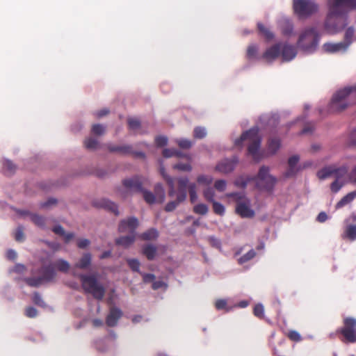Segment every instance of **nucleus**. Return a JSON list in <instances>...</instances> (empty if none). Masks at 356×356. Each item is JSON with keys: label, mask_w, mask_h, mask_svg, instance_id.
Returning a JSON list of instances; mask_svg holds the SVG:
<instances>
[{"label": "nucleus", "mask_w": 356, "mask_h": 356, "mask_svg": "<svg viewBox=\"0 0 356 356\" xmlns=\"http://www.w3.org/2000/svg\"><path fill=\"white\" fill-rule=\"evenodd\" d=\"M122 184L130 191L136 193H140L141 191H143V181L141 178L138 176L124 179L122 181Z\"/></svg>", "instance_id": "12"}, {"label": "nucleus", "mask_w": 356, "mask_h": 356, "mask_svg": "<svg viewBox=\"0 0 356 356\" xmlns=\"http://www.w3.org/2000/svg\"><path fill=\"white\" fill-rule=\"evenodd\" d=\"M227 197L234 198L236 202V213L241 218H253L255 215L254 210L250 208V201L243 193H227Z\"/></svg>", "instance_id": "7"}, {"label": "nucleus", "mask_w": 356, "mask_h": 356, "mask_svg": "<svg viewBox=\"0 0 356 356\" xmlns=\"http://www.w3.org/2000/svg\"><path fill=\"white\" fill-rule=\"evenodd\" d=\"M298 161H299V156H296V155L291 156L289 159V161H288L289 169L286 170V172L284 174V176L286 177H291L294 176L296 174L298 170L296 169V166L297 163H298Z\"/></svg>", "instance_id": "20"}, {"label": "nucleus", "mask_w": 356, "mask_h": 356, "mask_svg": "<svg viewBox=\"0 0 356 356\" xmlns=\"http://www.w3.org/2000/svg\"><path fill=\"white\" fill-rule=\"evenodd\" d=\"M83 144L85 147L88 149L95 150L97 149L99 147V142L97 139L92 137H88L86 138Z\"/></svg>", "instance_id": "33"}, {"label": "nucleus", "mask_w": 356, "mask_h": 356, "mask_svg": "<svg viewBox=\"0 0 356 356\" xmlns=\"http://www.w3.org/2000/svg\"><path fill=\"white\" fill-rule=\"evenodd\" d=\"M128 125L130 129L136 130L140 128V122L138 119L130 118L128 120Z\"/></svg>", "instance_id": "57"}, {"label": "nucleus", "mask_w": 356, "mask_h": 356, "mask_svg": "<svg viewBox=\"0 0 356 356\" xmlns=\"http://www.w3.org/2000/svg\"><path fill=\"white\" fill-rule=\"evenodd\" d=\"M259 32L265 38L267 41H270L274 38V34L270 31L269 29L266 27L262 23L257 24Z\"/></svg>", "instance_id": "27"}, {"label": "nucleus", "mask_w": 356, "mask_h": 356, "mask_svg": "<svg viewBox=\"0 0 356 356\" xmlns=\"http://www.w3.org/2000/svg\"><path fill=\"white\" fill-rule=\"evenodd\" d=\"M344 185V182L341 180L335 179L330 185V189L332 192L337 193Z\"/></svg>", "instance_id": "49"}, {"label": "nucleus", "mask_w": 356, "mask_h": 356, "mask_svg": "<svg viewBox=\"0 0 356 356\" xmlns=\"http://www.w3.org/2000/svg\"><path fill=\"white\" fill-rule=\"evenodd\" d=\"M25 282L30 286L38 287L42 283V278L38 277H26L24 279Z\"/></svg>", "instance_id": "39"}, {"label": "nucleus", "mask_w": 356, "mask_h": 356, "mask_svg": "<svg viewBox=\"0 0 356 356\" xmlns=\"http://www.w3.org/2000/svg\"><path fill=\"white\" fill-rule=\"evenodd\" d=\"M254 315L259 318H262L264 316V308L261 304H257L253 309Z\"/></svg>", "instance_id": "51"}, {"label": "nucleus", "mask_w": 356, "mask_h": 356, "mask_svg": "<svg viewBox=\"0 0 356 356\" xmlns=\"http://www.w3.org/2000/svg\"><path fill=\"white\" fill-rule=\"evenodd\" d=\"M252 180H256L257 186L267 192L273 191L277 182V179L269 174V168L265 165L260 168L257 177Z\"/></svg>", "instance_id": "8"}, {"label": "nucleus", "mask_w": 356, "mask_h": 356, "mask_svg": "<svg viewBox=\"0 0 356 356\" xmlns=\"http://www.w3.org/2000/svg\"><path fill=\"white\" fill-rule=\"evenodd\" d=\"M287 337L290 340L296 342H298L302 340L300 334L296 330L289 331Z\"/></svg>", "instance_id": "56"}, {"label": "nucleus", "mask_w": 356, "mask_h": 356, "mask_svg": "<svg viewBox=\"0 0 356 356\" xmlns=\"http://www.w3.org/2000/svg\"><path fill=\"white\" fill-rule=\"evenodd\" d=\"M107 149L110 152H118L122 154H133L135 156L145 158V154L141 152H134L131 145H113L108 144Z\"/></svg>", "instance_id": "11"}, {"label": "nucleus", "mask_w": 356, "mask_h": 356, "mask_svg": "<svg viewBox=\"0 0 356 356\" xmlns=\"http://www.w3.org/2000/svg\"><path fill=\"white\" fill-rule=\"evenodd\" d=\"M329 17H341L356 10V0H328Z\"/></svg>", "instance_id": "6"}, {"label": "nucleus", "mask_w": 356, "mask_h": 356, "mask_svg": "<svg viewBox=\"0 0 356 356\" xmlns=\"http://www.w3.org/2000/svg\"><path fill=\"white\" fill-rule=\"evenodd\" d=\"M42 281L50 282L56 277V272L54 266H44L41 269Z\"/></svg>", "instance_id": "21"}, {"label": "nucleus", "mask_w": 356, "mask_h": 356, "mask_svg": "<svg viewBox=\"0 0 356 356\" xmlns=\"http://www.w3.org/2000/svg\"><path fill=\"white\" fill-rule=\"evenodd\" d=\"M156 145L158 147H163L167 145L168 143V138L165 136H157L155 139Z\"/></svg>", "instance_id": "61"}, {"label": "nucleus", "mask_w": 356, "mask_h": 356, "mask_svg": "<svg viewBox=\"0 0 356 356\" xmlns=\"http://www.w3.org/2000/svg\"><path fill=\"white\" fill-rule=\"evenodd\" d=\"M354 35V29L353 27H349L346 31L345 33V43L348 44V46L352 42V38Z\"/></svg>", "instance_id": "55"}, {"label": "nucleus", "mask_w": 356, "mask_h": 356, "mask_svg": "<svg viewBox=\"0 0 356 356\" xmlns=\"http://www.w3.org/2000/svg\"><path fill=\"white\" fill-rule=\"evenodd\" d=\"M81 287L85 293L91 294L94 298L101 300L105 295V288L94 274H79Z\"/></svg>", "instance_id": "2"}, {"label": "nucleus", "mask_w": 356, "mask_h": 356, "mask_svg": "<svg viewBox=\"0 0 356 356\" xmlns=\"http://www.w3.org/2000/svg\"><path fill=\"white\" fill-rule=\"evenodd\" d=\"M173 168L180 171L189 172L192 170V167L190 163H179L175 164Z\"/></svg>", "instance_id": "54"}, {"label": "nucleus", "mask_w": 356, "mask_h": 356, "mask_svg": "<svg viewBox=\"0 0 356 356\" xmlns=\"http://www.w3.org/2000/svg\"><path fill=\"white\" fill-rule=\"evenodd\" d=\"M184 201H179L178 197H177L176 200L169 202L165 207V211L167 212H170L174 211L177 207Z\"/></svg>", "instance_id": "48"}, {"label": "nucleus", "mask_w": 356, "mask_h": 356, "mask_svg": "<svg viewBox=\"0 0 356 356\" xmlns=\"http://www.w3.org/2000/svg\"><path fill=\"white\" fill-rule=\"evenodd\" d=\"M127 262L129 266V268L135 272L140 273V264L139 261L136 259H127Z\"/></svg>", "instance_id": "43"}, {"label": "nucleus", "mask_w": 356, "mask_h": 356, "mask_svg": "<svg viewBox=\"0 0 356 356\" xmlns=\"http://www.w3.org/2000/svg\"><path fill=\"white\" fill-rule=\"evenodd\" d=\"M31 220L34 224L40 227H44L45 225V218L37 214H33L31 216Z\"/></svg>", "instance_id": "41"}, {"label": "nucleus", "mask_w": 356, "mask_h": 356, "mask_svg": "<svg viewBox=\"0 0 356 356\" xmlns=\"http://www.w3.org/2000/svg\"><path fill=\"white\" fill-rule=\"evenodd\" d=\"M341 236L343 238L355 241L356 239V225H347Z\"/></svg>", "instance_id": "23"}, {"label": "nucleus", "mask_w": 356, "mask_h": 356, "mask_svg": "<svg viewBox=\"0 0 356 356\" xmlns=\"http://www.w3.org/2000/svg\"><path fill=\"white\" fill-rule=\"evenodd\" d=\"M237 163L236 157H233L231 159H225L216 165V170L223 174L229 173L234 170Z\"/></svg>", "instance_id": "13"}, {"label": "nucleus", "mask_w": 356, "mask_h": 356, "mask_svg": "<svg viewBox=\"0 0 356 356\" xmlns=\"http://www.w3.org/2000/svg\"><path fill=\"white\" fill-rule=\"evenodd\" d=\"M257 52V47L254 45H250L248 47L247 50V56L250 58H253L256 56Z\"/></svg>", "instance_id": "64"}, {"label": "nucleus", "mask_w": 356, "mask_h": 356, "mask_svg": "<svg viewBox=\"0 0 356 356\" xmlns=\"http://www.w3.org/2000/svg\"><path fill=\"white\" fill-rule=\"evenodd\" d=\"M356 197V191L348 193L346 196L341 199L337 204V208H341L347 204L351 202Z\"/></svg>", "instance_id": "29"}, {"label": "nucleus", "mask_w": 356, "mask_h": 356, "mask_svg": "<svg viewBox=\"0 0 356 356\" xmlns=\"http://www.w3.org/2000/svg\"><path fill=\"white\" fill-rule=\"evenodd\" d=\"M159 233L156 229L152 228L148 229L147 231L143 232L140 238L143 240L149 241L153 240L158 237Z\"/></svg>", "instance_id": "31"}, {"label": "nucleus", "mask_w": 356, "mask_h": 356, "mask_svg": "<svg viewBox=\"0 0 356 356\" xmlns=\"http://www.w3.org/2000/svg\"><path fill=\"white\" fill-rule=\"evenodd\" d=\"M280 141L277 138H271L269 140L268 143V150L274 154L280 148Z\"/></svg>", "instance_id": "38"}, {"label": "nucleus", "mask_w": 356, "mask_h": 356, "mask_svg": "<svg viewBox=\"0 0 356 356\" xmlns=\"http://www.w3.org/2000/svg\"><path fill=\"white\" fill-rule=\"evenodd\" d=\"M91 132L96 136H102L105 133V127L100 124H95L92 126Z\"/></svg>", "instance_id": "46"}, {"label": "nucleus", "mask_w": 356, "mask_h": 356, "mask_svg": "<svg viewBox=\"0 0 356 356\" xmlns=\"http://www.w3.org/2000/svg\"><path fill=\"white\" fill-rule=\"evenodd\" d=\"M203 196L206 201L213 202L215 201L214 197L216 195L215 191L211 187H207L203 190Z\"/></svg>", "instance_id": "36"}, {"label": "nucleus", "mask_w": 356, "mask_h": 356, "mask_svg": "<svg viewBox=\"0 0 356 356\" xmlns=\"http://www.w3.org/2000/svg\"><path fill=\"white\" fill-rule=\"evenodd\" d=\"M143 276V280L145 283L153 282L155 279V275L151 273H140Z\"/></svg>", "instance_id": "63"}, {"label": "nucleus", "mask_w": 356, "mask_h": 356, "mask_svg": "<svg viewBox=\"0 0 356 356\" xmlns=\"http://www.w3.org/2000/svg\"><path fill=\"white\" fill-rule=\"evenodd\" d=\"M54 267L60 272L67 273L70 270V266L67 261L60 259L54 262Z\"/></svg>", "instance_id": "30"}, {"label": "nucleus", "mask_w": 356, "mask_h": 356, "mask_svg": "<svg viewBox=\"0 0 356 356\" xmlns=\"http://www.w3.org/2000/svg\"><path fill=\"white\" fill-rule=\"evenodd\" d=\"M33 302H34V304L40 306V307H44L46 306V304L45 302H44V300H42L41 296L40 295L39 293L38 292H35L33 295Z\"/></svg>", "instance_id": "52"}, {"label": "nucleus", "mask_w": 356, "mask_h": 356, "mask_svg": "<svg viewBox=\"0 0 356 356\" xmlns=\"http://www.w3.org/2000/svg\"><path fill=\"white\" fill-rule=\"evenodd\" d=\"M166 182L170 187L168 191V195L170 197H173L175 194L173 179L171 177H168L166 178Z\"/></svg>", "instance_id": "58"}, {"label": "nucleus", "mask_w": 356, "mask_h": 356, "mask_svg": "<svg viewBox=\"0 0 356 356\" xmlns=\"http://www.w3.org/2000/svg\"><path fill=\"white\" fill-rule=\"evenodd\" d=\"M143 254L148 260H153L156 254V248L153 245H145L143 248Z\"/></svg>", "instance_id": "26"}, {"label": "nucleus", "mask_w": 356, "mask_h": 356, "mask_svg": "<svg viewBox=\"0 0 356 356\" xmlns=\"http://www.w3.org/2000/svg\"><path fill=\"white\" fill-rule=\"evenodd\" d=\"M15 239L18 242H22L24 240V228L19 226L15 233Z\"/></svg>", "instance_id": "53"}, {"label": "nucleus", "mask_w": 356, "mask_h": 356, "mask_svg": "<svg viewBox=\"0 0 356 356\" xmlns=\"http://www.w3.org/2000/svg\"><path fill=\"white\" fill-rule=\"evenodd\" d=\"M122 311L117 307H111L106 318V323L108 327H115L122 317Z\"/></svg>", "instance_id": "17"}, {"label": "nucleus", "mask_w": 356, "mask_h": 356, "mask_svg": "<svg viewBox=\"0 0 356 356\" xmlns=\"http://www.w3.org/2000/svg\"><path fill=\"white\" fill-rule=\"evenodd\" d=\"M25 315L29 318H35L38 315V310L33 307H28L25 309Z\"/></svg>", "instance_id": "59"}, {"label": "nucleus", "mask_w": 356, "mask_h": 356, "mask_svg": "<svg viewBox=\"0 0 356 356\" xmlns=\"http://www.w3.org/2000/svg\"><path fill=\"white\" fill-rule=\"evenodd\" d=\"M17 169V166L10 160H5L3 163V170L5 175H11Z\"/></svg>", "instance_id": "28"}, {"label": "nucleus", "mask_w": 356, "mask_h": 356, "mask_svg": "<svg viewBox=\"0 0 356 356\" xmlns=\"http://www.w3.org/2000/svg\"><path fill=\"white\" fill-rule=\"evenodd\" d=\"M175 142L180 148L184 149H188L193 145L192 141H191L188 139H186V138L176 139Z\"/></svg>", "instance_id": "40"}, {"label": "nucleus", "mask_w": 356, "mask_h": 356, "mask_svg": "<svg viewBox=\"0 0 356 356\" xmlns=\"http://www.w3.org/2000/svg\"><path fill=\"white\" fill-rule=\"evenodd\" d=\"M227 187V182L224 179H218L214 183V188L219 192H223Z\"/></svg>", "instance_id": "50"}, {"label": "nucleus", "mask_w": 356, "mask_h": 356, "mask_svg": "<svg viewBox=\"0 0 356 356\" xmlns=\"http://www.w3.org/2000/svg\"><path fill=\"white\" fill-rule=\"evenodd\" d=\"M213 204V212L219 216H223L225 211V207L220 202L214 201L211 202Z\"/></svg>", "instance_id": "44"}, {"label": "nucleus", "mask_w": 356, "mask_h": 356, "mask_svg": "<svg viewBox=\"0 0 356 356\" xmlns=\"http://www.w3.org/2000/svg\"><path fill=\"white\" fill-rule=\"evenodd\" d=\"M293 10L299 17H307L316 13L318 6L312 0H293Z\"/></svg>", "instance_id": "10"}, {"label": "nucleus", "mask_w": 356, "mask_h": 356, "mask_svg": "<svg viewBox=\"0 0 356 356\" xmlns=\"http://www.w3.org/2000/svg\"><path fill=\"white\" fill-rule=\"evenodd\" d=\"M138 226V220L135 217H131L127 220H123L120 222L118 230L120 232H125L127 230L130 234L125 236H121L115 240V243L118 245H122L127 248L131 245L135 241L136 233L135 229Z\"/></svg>", "instance_id": "3"}, {"label": "nucleus", "mask_w": 356, "mask_h": 356, "mask_svg": "<svg viewBox=\"0 0 356 356\" xmlns=\"http://www.w3.org/2000/svg\"><path fill=\"white\" fill-rule=\"evenodd\" d=\"M281 42L277 43L266 50L263 58L268 61L273 60L280 56Z\"/></svg>", "instance_id": "18"}, {"label": "nucleus", "mask_w": 356, "mask_h": 356, "mask_svg": "<svg viewBox=\"0 0 356 356\" xmlns=\"http://www.w3.org/2000/svg\"><path fill=\"white\" fill-rule=\"evenodd\" d=\"M256 255V252L254 250H250L246 254L243 255L238 259V263L242 264H244L250 259H253Z\"/></svg>", "instance_id": "45"}, {"label": "nucleus", "mask_w": 356, "mask_h": 356, "mask_svg": "<svg viewBox=\"0 0 356 356\" xmlns=\"http://www.w3.org/2000/svg\"><path fill=\"white\" fill-rule=\"evenodd\" d=\"M343 323V327L339 330V333L343 336L341 341L346 343H356V318L346 317Z\"/></svg>", "instance_id": "9"}, {"label": "nucleus", "mask_w": 356, "mask_h": 356, "mask_svg": "<svg viewBox=\"0 0 356 356\" xmlns=\"http://www.w3.org/2000/svg\"><path fill=\"white\" fill-rule=\"evenodd\" d=\"M207 136V131L204 127H196L193 131V137L197 139H202Z\"/></svg>", "instance_id": "42"}, {"label": "nucleus", "mask_w": 356, "mask_h": 356, "mask_svg": "<svg viewBox=\"0 0 356 356\" xmlns=\"http://www.w3.org/2000/svg\"><path fill=\"white\" fill-rule=\"evenodd\" d=\"M280 55L284 61H290L297 55L296 48L287 42H281Z\"/></svg>", "instance_id": "14"}, {"label": "nucleus", "mask_w": 356, "mask_h": 356, "mask_svg": "<svg viewBox=\"0 0 356 356\" xmlns=\"http://www.w3.org/2000/svg\"><path fill=\"white\" fill-rule=\"evenodd\" d=\"M93 206L97 208H102L113 213L115 216L119 214L118 206L114 202L106 199H100L95 200L92 203Z\"/></svg>", "instance_id": "15"}, {"label": "nucleus", "mask_w": 356, "mask_h": 356, "mask_svg": "<svg viewBox=\"0 0 356 356\" xmlns=\"http://www.w3.org/2000/svg\"><path fill=\"white\" fill-rule=\"evenodd\" d=\"M177 195L179 201H185L187 197V189L189 185V180L187 177H181L177 180Z\"/></svg>", "instance_id": "16"}, {"label": "nucleus", "mask_w": 356, "mask_h": 356, "mask_svg": "<svg viewBox=\"0 0 356 356\" xmlns=\"http://www.w3.org/2000/svg\"><path fill=\"white\" fill-rule=\"evenodd\" d=\"M193 211L196 214L206 215L208 213L209 208L207 204L200 203L195 205Z\"/></svg>", "instance_id": "37"}, {"label": "nucleus", "mask_w": 356, "mask_h": 356, "mask_svg": "<svg viewBox=\"0 0 356 356\" xmlns=\"http://www.w3.org/2000/svg\"><path fill=\"white\" fill-rule=\"evenodd\" d=\"M348 170V168L346 165L337 167L334 165V172L333 175L335 177L336 179L341 180V179L347 174Z\"/></svg>", "instance_id": "34"}, {"label": "nucleus", "mask_w": 356, "mask_h": 356, "mask_svg": "<svg viewBox=\"0 0 356 356\" xmlns=\"http://www.w3.org/2000/svg\"><path fill=\"white\" fill-rule=\"evenodd\" d=\"M249 181L250 179H244L243 177H239L235 180L234 184L237 187L245 188L247 186Z\"/></svg>", "instance_id": "60"}, {"label": "nucleus", "mask_w": 356, "mask_h": 356, "mask_svg": "<svg viewBox=\"0 0 356 356\" xmlns=\"http://www.w3.org/2000/svg\"><path fill=\"white\" fill-rule=\"evenodd\" d=\"M197 181L200 184H204L207 186H209L213 181V177L209 175H199L197 178Z\"/></svg>", "instance_id": "47"}, {"label": "nucleus", "mask_w": 356, "mask_h": 356, "mask_svg": "<svg viewBox=\"0 0 356 356\" xmlns=\"http://www.w3.org/2000/svg\"><path fill=\"white\" fill-rule=\"evenodd\" d=\"M140 193H143V199L147 204H152L157 202V198L156 197L155 195L151 191H149L143 188V191H141Z\"/></svg>", "instance_id": "35"}, {"label": "nucleus", "mask_w": 356, "mask_h": 356, "mask_svg": "<svg viewBox=\"0 0 356 356\" xmlns=\"http://www.w3.org/2000/svg\"><path fill=\"white\" fill-rule=\"evenodd\" d=\"M162 154L164 157L170 158L177 154V150L175 149H164Z\"/></svg>", "instance_id": "62"}, {"label": "nucleus", "mask_w": 356, "mask_h": 356, "mask_svg": "<svg viewBox=\"0 0 356 356\" xmlns=\"http://www.w3.org/2000/svg\"><path fill=\"white\" fill-rule=\"evenodd\" d=\"M154 193L157 202L159 203L163 202L165 200V191L161 184H156L155 185Z\"/></svg>", "instance_id": "32"}, {"label": "nucleus", "mask_w": 356, "mask_h": 356, "mask_svg": "<svg viewBox=\"0 0 356 356\" xmlns=\"http://www.w3.org/2000/svg\"><path fill=\"white\" fill-rule=\"evenodd\" d=\"M334 165L325 166L317 172V177L320 179H325L334 175Z\"/></svg>", "instance_id": "24"}, {"label": "nucleus", "mask_w": 356, "mask_h": 356, "mask_svg": "<svg viewBox=\"0 0 356 356\" xmlns=\"http://www.w3.org/2000/svg\"><path fill=\"white\" fill-rule=\"evenodd\" d=\"M318 43V34L314 27L305 29L299 36L297 46L302 51L311 53L315 51Z\"/></svg>", "instance_id": "5"}, {"label": "nucleus", "mask_w": 356, "mask_h": 356, "mask_svg": "<svg viewBox=\"0 0 356 356\" xmlns=\"http://www.w3.org/2000/svg\"><path fill=\"white\" fill-rule=\"evenodd\" d=\"M91 264V254L85 253L80 259L78 263L75 264V267L80 269H86L89 267Z\"/></svg>", "instance_id": "25"}, {"label": "nucleus", "mask_w": 356, "mask_h": 356, "mask_svg": "<svg viewBox=\"0 0 356 356\" xmlns=\"http://www.w3.org/2000/svg\"><path fill=\"white\" fill-rule=\"evenodd\" d=\"M355 104H356V86L346 87L333 95L328 110L330 113H339Z\"/></svg>", "instance_id": "1"}, {"label": "nucleus", "mask_w": 356, "mask_h": 356, "mask_svg": "<svg viewBox=\"0 0 356 356\" xmlns=\"http://www.w3.org/2000/svg\"><path fill=\"white\" fill-rule=\"evenodd\" d=\"M245 140L250 142L248 147V153L252 155L254 159H257L258 151L261 145L259 129L257 128H252L243 133L241 137L235 140V145L241 146Z\"/></svg>", "instance_id": "4"}, {"label": "nucleus", "mask_w": 356, "mask_h": 356, "mask_svg": "<svg viewBox=\"0 0 356 356\" xmlns=\"http://www.w3.org/2000/svg\"><path fill=\"white\" fill-rule=\"evenodd\" d=\"M348 47V44L343 42L337 43H325L323 44V49L327 53H336L339 51H344Z\"/></svg>", "instance_id": "19"}, {"label": "nucleus", "mask_w": 356, "mask_h": 356, "mask_svg": "<svg viewBox=\"0 0 356 356\" xmlns=\"http://www.w3.org/2000/svg\"><path fill=\"white\" fill-rule=\"evenodd\" d=\"M52 231L57 235L64 237L65 243H69L74 236L72 232L66 233L63 227L60 225H56L53 227Z\"/></svg>", "instance_id": "22"}]
</instances>
